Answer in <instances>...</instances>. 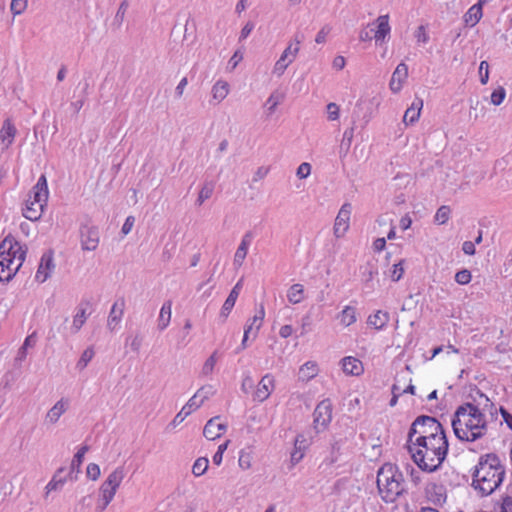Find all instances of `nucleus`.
I'll use <instances>...</instances> for the list:
<instances>
[{"instance_id": "obj_1", "label": "nucleus", "mask_w": 512, "mask_h": 512, "mask_svg": "<svg viewBox=\"0 0 512 512\" xmlns=\"http://www.w3.org/2000/svg\"><path fill=\"white\" fill-rule=\"evenodd\" d=\"M451 424L455 436L467 442L482 438L488 430L482 410L473 403H464L457 407Z\"/></svg>"}, {"instance_id": "obj_2", "label": "nucleus", "mask_w": 512, "mask_h": 512, "mask_svg": "<svg viewBox=\"0 0 512 512\" xmlns=\"http://www.w3.org/2000/svg\"><path fill=\"white\" fill-rule=\"evenodd\" d=\"M408 451L417 466L428 472L437 470L446 458L448 440L446 436L432 437L431 440L407 442Z\"/></svg>"}, {"instance_id": "obj_3", "label": "nucleus", "mask_w": 512, "mask_h": 512, "mask_svg": "<svg viewBox=\"0 0 512 512\" xmlns=\"http://www.w3.org/2000/svg\"><path fill=\"white\" fill-rule=\"evenodd\" d=\"M505 468L496 454L481 456L473 472L472 486L481 496L493 493L502 483Z\"/></svg>"}, {"instance_id": "obj_4", "label": "nucleus", "mask_w": 512, "mask_h": 512, "mask_svg": "<svg viewBox=\"0 0 512 512\" xmlns=\"http://www.w3.org/2000/svg\"><path fill=\"white\" fill-rule=\"evenodd\" d=\"M26 249L12 236H7L0 244V282L10 281L22 266Z\"/></svg>"}, {"instance_id": "obj_5", "label": "nucleus", "mask_w": 512, "mask_h": 512, "mask_svg": "<svg viewBox=\"0 0 512 512\" xmlns=\"http://www.w3.org/2000/svg\"><path fill=\"white\" fill-rule=\"evenodd\" d=\"M377 487L385 502H394L405 491L401 472L391 465H384L377 474Z\"/></svg>"}, {"instance_id": "obj_6", "label": "nucleus", "mask_w": 512, "mask_h": 512, "mask_svg": "<svg viewBox=\"0 0 512 512\" xmlns=\"http://www.w3.org/2000/svg\"><path fill=\"white\" fill-rule=\"evenodd\" d=\"M48 196L47 179L45 175H41L26 200L23 216L31 221L39 220L47 204Z\"/></svg>"}, {"instance_id": "obj_7", "label": "nucleus", "mask_w": 512, "mask_h": 512, "mask_svg": "<svg viewBox=\"0 0 512 512\" xmlns=\"http://www.w3.org/2000/svg\"><path fill=\"white\" fill-rule=\"evenodd\" d=\"M446 436L441 423L434 417L422 415L412 423L407 442L431 440L432 437Z\"/></svg>"}, {"instance_id": "obj_8", "label": "nucleus", "mask_w": 512, "mask_h": 512, "mask_svg": "<svg viewBox=\"0 0 512 512\" xmlns=\"http://www.w3.org/2000/svg\"><path fill=\"white\" fill-rule=\"evenodd\" d=\"M314 427L317 431L324 430L332 419V405L330 400L325 399L321 401L315 408L314 413Z\"/></svg>"}, {"instance_id": "obj_9", "label": "nucleus", "mask_w": 512, "mask_h": 512, "mask_svg": "<svg viewBox=\"0 0 512 512\" xmlns=\"http://www.w3.org/2000/svg\"><path fill=\"white\" fill-rule=\"evenodd\" d=\"M351 212L352 206L350 203H345L340 208L333 228V232L336 238L343 237L348 230Z\"/></svg>"}, {"instance_id": "obj_10", "label": "nucleus", "mask_w": 512, "mask_h": 512, "mask_svg": "<svg viewBox=\"0 0 512 512\" xmlns=\"http://www.w3.org/2000/svg\"><path fill=\"white\" fill-rule=\"evenodd\" d=\"M81 247L86 251H94L99 244V231L97 227L83 225L80 228Z\"/></svg>"}, {"instance_id": "obj_11", "label": "nucleus", "mask_w": 512, "mask_h": 512, "mask_svg": "<svg viewBox=\"0 0 512 512\" xmlns=\"http://www.w3.org/2000/svg\"><path fill=\"white\" fill-rule=\"evenodd\" d=\"M55 269L53 253L51 251L45 252L40 260L38 270L36 272V280L44 283L52 274Z\"/></svg>"}, {"instance_id": "obj_12", "label": "nucleus", "mask_w": 512, "mask_h": 512, "mask_svg": "<svg viewBox=\"0 0 512 512\" xmlns=\"http://www.w3.org/2000/svg\"><path fill=\"white\" fill-rule=\"evenodd\" d=\"M69 399L61 398L46 413L44 423L46 425H55L60 417L69 409Z\"/></svg>"}, {"instance_id": "obj_13", "label": "nucleus", "mask_w": 512, "mask_h": 512, "mask_svg": "<svg viewBox=\"0 0 512 512\" xmlns=\"http://www.w3.org/2000/svg\"><path fill=\"white\" fill-rule=\"evenodd\" d=\"M274 388V377L271 374H266L262 377L260 382L258 383L255 392H254V400L259 402H263L270 396L272 390Z\"/></svg>"}, {"instance_id": "obj_14", "label": "nucleus", "mask_w": 512, "mask_h": 512, "mask_svg": "<svg viewBox=\"0 0 512 512\" xmlns=\"http://www.w3.org/2000/svg\"><path fill=\"white\" fill-rule=\"evenodd\" d=\"M375 24L377 25V29L373 35L375 39L376 45H381L386 37L390 34L391 27L389 25V15H380L375 20Z\"/></svg>"}, {"instance_id": "obj_15", "label": "nucleus", "mask_w": 512, "mask_h": 512, "mask_svg": "<svg viewBox=\"0 0 512 512\" xmlns=\"http://www.w3.org/2000/svg\"><path fill=\"white\" fill-rule=\"evenodd\" d=\"M219 416H215L207 421L203 429V435L208 440H215L219 438L226 430L227 426L223 423H217Z\"/></svg>"}, {"instance_id": "obj_16", "label": "nucleus", "mask_w": 512, "mask_h": 512, "mask_svg": "<svg viewBox=\"0 0 512 512\" xmlns=\"http://www.w3.org/2000/svg\"><path fill=\"white\" fill-rule=\"evenodd\" d=\"M125 308V300L123 298L117 300L111 307L108 320L107 327L109 330L113 331L116 326L121 321Z\"/></svg>"}, {"instance_id": "obj_17", "label": "nucleus", "mask_w": 512, "mask_h": 512, "mask_svg": "<svg viewBox=\"0 0 512 512\" xmlns=\"http://www.w3.org/2000/svg\"><path fill=\"white\" fill-rule=\"evenodd\" d=\"M252 237H253V234L251 231H248L244 234V236L242 237V240L235 252V255H234V265L236 267H241L246 256H247V252H248V248L251 244V241H252Z\"/></svg>"}, {"instance_id": "obj_18", "label": "nucleus", "mask_w": 512, "mask_h": 512, "mask_svg": "<svg viewBox=\"0 0 512 512\" xmlns=\"http://www.w3.org/2000/svg\"><path fill=\"white\" fill-rule=\"evenodd\" d=\"M408 77V67L405 63H400L393 75H392V78L390 80V89L397 93L401 90L402 88V84L403 82L405 81V79Z\"/></svg>"}, {"instance_id": "obj_19", "label": "nucleus", "mask_w": 512, "mask_h": 512, "mask_svg": "<svg viewBox=\"0 0 512 512\" xmlns=\"http://www.w3.org/2000/svg\"><path fill=\"white\" fill-rule=\"evenodd\" d=\"M342 369L347 375L353 376H359L364 371L362 362L351 356L342 359Z\"/></svg>"}, {"instance_id": "obj_20", "label": "nucleus", "mask_w": 512, "mask_h": 512, "mask_svg": "<svg viewBox=\"0 0 512 512\" xmlns=\"http://www.w3.org/2000/svg\"><path fill=\"white\" fill-rule=\"evenodd\" d=\"M241 288L242 280L236 283V285L233 287L230 294L228 295L227 299L225 300L220 313L222 317L226 318L229 315L230 311L233 309Z\"/></svg>"}, {"instance_id": "obj_21", "label": "nucleus", "mask_w": 512, "mask_h": 512, "mask_svg": "<svg viewBox=\"0 0 512 512\" xmlns=\"http://www.w3.org/2000/svg\"><path fill=\"white\" fill-rule=\"evenodd\" d=\"M485 3L484 0H479V2L472 7L464 15V21L467 25L473 27L475 26L482 17V6Z\"/></svg>"}, {"instance_id": "obj_22", "label": "nucleus", "mask_w": 512, "mask_h": 512, "mask_svg": "<svg viewBox=\"0 0 512 512\" xmlns=\"http://www.w3.org/2000/svg\"><path fill=\"white\" fill-rule=\"evenodd\" d=\"M16 132L17 130L11 120L6 119L0 130V139L5 143L6 148H8L13 143Z\"/></svg>"}, {"instance_id": "obj_23", "label": "nucleus", "mask_w": 512, "mask_h": 512, "mask_svg": "<svg viewBox=\"0 0 512 512\" xmlns=\"http://www.w3.org/2000/svg\"><path fill=\"white\" fill-rule=\"evenodd\" d=\"M423 107V101L418 99L416 102H413L412 105L405 111L403 121L406 124H413L416 122L420 116V111Z\"/></svg>"}, {"instance_id": "obj_24", "label": "nucleus", "mask_w": 512, "mask_h": 512, "mask_svg": "<svg viewBox=\"0 0 512 512\" xmlns=\"http://www.w3.org/2000/svg\"><path fill=\"white\" fill-rule=\"evenodd\" d=\"M305 298L304 286L300 283L293 284L287 291V299L291 304H299Z\"/></svg>"}, {"instance_id": "obj_25", "label": "nucleus", "mask_w": 512, "mask_h": 512, "mask_svg": "<svg viewBox=\"0 0 512 512\" xmlns=\"http://www.w3.org/2000/svg\"><path fill=\"white\" fill-rule=\"evenodd\" d=\"M171 308V301H166L160 309V314L158 317V329L160 331L165 330L171 321Z\"/></svg>"}, {"instance_id": "obj_26", "label": "nucleus", "mask_w": 512, "mask_h": 512, "mask_svg": "<svg viewBox=\"0 0 512 512\" xmlns=\"http://www.w3.org/2000/svg\"><path fill=\"white\" fill-rule=\"evenodd\" d=\"M389 321L388 312L382 310L376 311L373 315L368 317V325L374 327L377 330L382 329Z\"/></svg>"}, {"instance_id": "obj_27", "label": "nucleus", "mask_w": 512, "mask_h": 512, "mask_svg": "<svg viewBox=\"0 0 512 512\" xmlns=\"http://www.w3.org/2000/svg\"><path fill=\"white\" fill-rule=\"evenodd\" d=\"M125 477V469L123 466L116 467L107 477V485H111V490H115L119 488Z\"/></svg>"}, {"instance_id": "obj_28", "label": "nucleus", "mask_w": 512, "mask_h": 512, "mask_svg": "<svg viewBox=\"0 0 512 512\" xmlns=\"http://www.w3.org/2000/svg\"><path fill=\"white\" fill-rule=\"evenodd\" d=\"M318 373L317 364L312 361L306 362L299 369V379L302 381H309L314 378Z\"/></svg>"}, {"instance_id": "obj_29", "label": "nucleus", "mask_w": 512, "mask_h": 512, "mask_svg": "<svg viewBox=\"0 0 512 512\" xmlns=\"http://www.w3.org/2000/svg\"><path fill=\"white\" fill-rule=\"evenodd\" d=\"M229 93V85L225 81H217L212 87V95L215 100L221 102Z\"/></svg>"}, {"instance_id": "obj_30", "label": "nucleus", "mask_w": 512, "mask_h": 512, "mask_svg": "<svg viewBox=\"0 0 512 512\" xmlns=\"http://www.w3.org/2000/svg\"><path fill=\"white\" fill-rule=\"evenodd\" d=\"M284 98H285L284 93H281L278 91H274L271 93V95L268 97V99L266 100V103H265V106H267L269 115H272L275 112L277 106L282 103Z\"/></svg>"}, {"instance_id": "obj_31", "label": "nucleus", "mask_w": 512, "mask_h": 512, "mask_svg": "<svg viewBox=\"0 0 512 512\" xmlns=\"http://www.w3.org/2000/svg\"><path fill=\"white\" fill-rule=\"evenodd\" d=\"M339 317L343 325L350 326L356 321V309L352 306H346Z\"/></svg>"}, {"instance_id": "obj_32", "label": "nucleus", "mask_w": 512, "mask_h": 512, "mask_svg": "<svg viewBox=\"0 0 512 512\" xmlns=\"http://www.w3.org/2000/svg\"><path fill=\"white\" fill-rule=\"evenodd\" d=\"M87 319L86 310L84 308L79 309L77 314L73 317V323L71 327V332L76 334L85 324Z\"/></svg>"}, {"instance_id": "obj_33", "label": "nucleus", "mask_w": 512, "mask_h": 512, "mask_svg": "<svg viewBox=\"0 0 512 512\" xmlns=\"http://www.w3.org/2000/svg\"><path fill=\"white\" fill-rule=\"evenodd\" d=\"M209 461L206 457L196 459L192 466V473L194 476L199 477L205 474L208 469Z\"/></svg>"}, {"instance_id": "obj_34", "label": "nucleus", "mask_w": 512, "mask_h": 512, "mask_svg": "<svg viewBox=\"0 0 512 512\" xmlns=\"http://www.w3.org/2000/svg\"><path fill=\"white\" fill-rule=\"evenodd\" d=\"M293 61L288 59L286 57V54H281L280 58L276 61L274 68H273V74L277 75L278 77L282 76L287 69V67L292 63Z\"/></svg>"}, {"instance_id": "obj_35", "label": "nucleus", "mask_w": 512, "mask_h": 512, "mask_svg": "<svg viewBox=\"0 0 512 512\" xmlns=\"http://www.w3.org/2000/svg\"><path fill=\"white\" fill-rule=\"evenodd\" d=\"M94 357V350L92 347H88L87 349H85L79 359V361L77 362L76 364V367L82 371L86 368V366L88 365V363L92 360V358Z\"/></svg>"}, {"instance_id": "obj_36", "label": "nucleus", "mask_w": 512, "mask_h": 512, "mask_svg": "<svg viewBox=\"0 0 512 512\" xmlns=\"http://www.w3.org/2000/svg\"><path fill=\"white\" fill-rule=\"evenodd\" d=\"M116 494L115 490H111V485H107L105 480L100 487V500H105V504H110Z\"/></svg>"}, {"instance_id": "obj_37", "label": "nucleus", "mask_w": 512, "mask_h": 512, "mask_svg": "<svg viewBox=\"0 0 512 512\" xmlns=\"http://www.w3.org/2000/svg\"><path fill=\"white\" fill-rule=\"evenodd\" d=\"M450 212L451 210L449 206L443 205L439 207L435 214V222H437L440 225L445 224L450 217Z\"/></svg>"}, {"instance_id": "obj_38", "label": "nucleus", "mask_w": 512, "mask_h": 512, "mask_svg": "<svg viewBox=\"0 0 512 512\" xmlns=\"http://www.w3.org/2000/svg\"><path fill=\"white\" fill-rule=\"evenodd\" d=\"M215 393L213 387L211 385L202 386L198 391L194 394L199 401H202V404L208 400Z\"/></svg>"}, {"instance_id": "obj_39", "label": "nucleus", "mask_w": 512, "mask_h": 512, "mask_svg": "<svg viewBox=\"0 0 512 512\" xmlns=\"http://www.w3.org/2000/svg\"><path fill=\"white\" fill-rule=\"evenodd\" d=\"M354 131H355V121H353L352 126L350 128H348L347 130H345V132L343 134V140H342L341 147L345 146L346 152L349 150V148L351 146V143H352V140L354 137Z\"/></svg>"}, {"instance_id": "obj_40", "label": "nucleus", "mask_w": 512, "mask_h": 512, "mask_svg": "<svg viewBox=\"0 0 512 512\" xmlns=\"http://www.w3.org/2000/svg\"><path fill=\"white\" fill-rule=\"evenodd\" d=\"M506 91L502 86H499L491 94V103L495 106L500 105L505 99Z\"/></svg>"}, {"instance_id": "obj_41", "label": "nucleus", "mask_w": 512, "mask_h": 512, "mask_svg": "<svg viewBox=\"0 0 512 512\" xmlns=\"http://www.w3.org/2000/svg\"><path fill=\"white\" fill-rule=\"evenodd\" d=\"M28 0H12L10 9L14 15L22 14L27 8Z\"/></svg>"}, {"instance_id": "obj_42", "label": "nucleus", "mask_w": 512, "mask_h": 512, "mask_svg": "<svg viewBox=\"0 0 512 512\" xmlns=\"http://www.w3.org/2000/svg\"><path fill=\"white\" fill-rule=\"evenodd\" d=\"M213 193V186L210 184H205L199 192L197 198V204L202 205L203 202L211 197Z\"/></svg>"}, {"instance_id": "obj_43", "label": "nucleus", "mask_w": 512, "mask_h": 512, "mask_svg": "<svg viewBox=\"0 0 512 512\" xmlns=\"http://www.w3.org/2000/svg\"><path fill=\"white\" fill-rule=\"evenodd\" d=\"M471 272L467 269L458 271L455 275V281L460 285H466L471 281Z\"/></svg>"}, {"instance_id": "obj_44", "label": "nucleus", "mask_w": 512, "mask_h": 512, "mask_svg": "<svg viewBox=\"0 0 512 512\" xmlns=\"http://www.w3.org/2000/svg\"><path fill=\"white\" fill-rule=\"evenodd\" d=\"M414 37L416 38L417 43L426 44L429 41V35L426 32V28L423 25H420L414 32Z\"/></svg>"}, {"instance_id": "obj_45", "label": "nucleus", "mask_w": 512, "mask_h": 512, "mask_svg": "<svg viewBox=\"0 0 512 512\" xmlns=\"http://www.w3.org/2000/svg\"><path fill=\"white\" fill-rule=\"evenodd\" d=\"M252 457L250 453L242 450L239 455L238 464L243 470H247L251 467Z\"/></svg>"}, {"instance_id": "obj_46", "label": "nucleus", "mask_w": 512, "mask_h": 512, "mask_svg": "<svg viewBox=\"0 0 512 512\" xmlns=\"http://www.w3.org/2000/svg\"><path fill=\"white\" fill-rule=\"evenodd\" d=\"M64 482L65 481L63 479H57V475H55L46 486V496H48L52 491L61 489L64 485Z\"/></svg>"}, {"instance_id": "obj_47", "label": "nucleus", "mask_w": 512, "mask_h": 512, "mask_svg": "<svg viewBox=\"0 0 512 512\" xmlns=\"http://www.w3.org/2000/svg\"><path fill=\"white\" fill-rule=\"evenodd\" d=\"M479 75L481 84L485 85L489 79V64L485 60L479 65Z\"/></svg>"}, {"instance_id": "obj_48", "label": "nucleus", "mask_w": 512, "mask_h": 512, "mask_svg": "<svg viewBox=\"0 0 512 512\" xmlns=\"http://www.w3.org/2000/svg\"><path fill=\"white\" fill-rule=\"evenodd\" d=\"M404 273L403 260L393 265L390 277L393 281H399Z\"/></svg>"}, {"instance_id": "obj_49", "label": "nucleus", "mask_w": 512, "mask_h": 512, "mask_svg": "<svg viewBox=\"0 0 512 512\" xmlns=\"http://www.w3.org/2000/svg\"><path fill=\"white\" fill-rule=\"evenodd\" d=\"M216 352H214L204 363L202 368V373L204 375H209L212 373L214 366L216 364Z\"/></svg>"}, {"instance_id": "obj_50", "label": "nucleus", "mask_w": 512, "mask_h": 512, "mask_svg": "<svg viewBox=\"0 0 512 512\" xmlns=\"http://www.w3.org/2000/svg\"><path fill=\"white\" fill-rule=\"evenodd\" d=\"M89 450V447L88 446H82L78 451L77 453L74 455V458L72 460V464L71 466L72 467H79L82 462H83V458H84V455L85 453Z\"/></svg>"}, {"instance_id": "obj_51", "label": "nucleus", "mask_w": 512, "mask_h": 512, "mask_svg": "<svg viewBox=\"0 0 512 512\" xmlns=\"http://www.w3.org/2000/svg\"><path fill=\"white\" fill-rule=\"evenodd\" d=\"M87 476L92 479L93 481L97 480L99 477H100V467L99 465L95 464V463H90L88 466H87Z\"/></svg>"}, {"instance_id": "obj_52", "label": "nucleus", "mask_w": 512, "mask_h": 512, "mask_svg": "<svg viewBox=\"0 0 512 512\" xmlns=\"http://www.w3.org/2000/svg\"><path fill=\"white\" fill-rule=\"evenodd\" d=\"M331 27L329 25H324L315 37V42L317 44H323L326 42V37L330 33Z\"/></svg>"}, {"instance_id": "obj_53", "label": "nucleus", "mask_w": 512, "mask_h": 512, "mask_svg": "<svg viewBox=\"0 0 512 512\" xmlns=\"http://www.w3.org/2000/svg\"><path fill=\"white\" fill-rule=\"evenodd\" d=\"M310 173H311V165L307 162H304V163L300 164L299 167L297 168L296 175L300 179H305L310 175Z\"/></svg>"}, {"instance_id": "obj_54", "label": "nucleus", "mask_w": 512, "mask_h": 512, "mask_svg": "<svg viewBox=\"0 0 512 512\" xmlns=\"http://www.w3.org/2000/svg\"><path fill=\"white\" fill-rule=\"evenodd\" d=\"M254 388V380L250 375H245L242 380L241 390L248 394Z\"/></svg>"}, {"instance_id": "obj_55", "label": "nucleus", "mask_w": 512, "mask_h": 512, "mask_svg": "<svg viewBox=\"0 0 512 512\" xmlns=\"http://www.w3.org/2000/svg\"><path fill=\"white\" fill-rule=\"evenodd\" d=\"M328 119L331 121L339 118V106L336 103H329L327 105Z\"/></svg>"}, {"instance_id": "obj_56", "label": "nucleus", "mask_w": 512, "mask_h": 512, "mask_svg": "<svg viewBox=\"0 0 512 512\" xmlns=\"http://www.w3.org/2000/svg\"><path fill=\"white\" fill-rule=\"evenodd\" d=\"M300 48L295 46L292 42L286 47L282 54H286V57L294 61L297 57Z\"/></svg>"}, {"instance_id": "obj_57", "label": "nucleus", "mask_w": 512, "mask_h": 512, "mask_svg": "<svg viewBox=\"0 0 512 512\" xmlns=\"http://www.w3.org/2000/svg\"><path fill=\"white\" fill-rule=\"evenodd\" d=\"M202 405V401H199V399L195 395H193L184 406L188 411L192 413Z\"/></svg>"}, {"instance_id": "obj_58", "label": "nucleus", "mask_w": 512, "mask_h": 512, "mask_svg": "<svg viewBox=\"0 0 512 512\" xmlns=\"http://www.w3.org/2000/svg\"><path fill=\"white\" fill-rule=\"evenodd\" d=\"M265 316V311L263 305L260 306V309L258 313L253 317V323H257L256 325V333L259 331V329L262 326V322Z\"/></svg>"}, {"instance_id": "obj_59", "label": "nucleus", "mask_w": 512, "mask_h": 512, "mask_svg": "<svg viewBox=\"0 0 512 512\" xmlns=\"http://www.w3.org/2000/svg\"><path fill=\"white\" fill-rule=\"evenodd\" d=\"M134 223H135V218L133 216H128L122 226V229H121L122 233L124 235L129 234L130 231L132 230Z\"/></svg>"}, {"instance_id": "obj_60", "label": "nucleus", "mask_w": 512, "mask_h": 512, "mask_svg": "<svg viewBox=\"0 0 512 512\" xmlns=\"http://www.w3.org/2000/svg\"><path fill=\"white\" fill-rule=\"evenodd\" d=\"M242 59L243 55L239 51H236L228 62L230 69L234 70Z\"/></svg>"}, {"instance_id": "obj_61", "label": "nucleus", "mask_w": 512, "mask_h": 512, "mask_svg": "<svg viewBox=\"0 0 512 512\" xmlns=\"http://www.w3.org/2000/svg\"><path fill=\"white\" fill-rule=\"evenodd\" d=\"M253 29H254V24L250 21L247 22L240 32L239 39L243 40V39L247 38Z\"/></svg>"}, {"instance_id": "obj_62", "label": "nucleus", "mask_w": 512, "mask_h": 512, "mask_svg": "<svg viewBox=\"0 0 512 512\" xmlns=\"http://www.w3.org/2000/svg\"><path fill=\"white\" fill-rule=\"evenodd\" d=\"M462 250L467 255L475 254V244L471 241H465L462 246Z\"/></svg>"}, {"instance_id": "obj_63", "label": "nucleus", "mask_w": 512, "mask_h": 512, "mask_svg": "<svg viewBox=\"0 0 512 512\" xmlns=\"http://www.w3.org/2000/svg\"><path fill=\"white\" fill-rule=\"evenodd\" d=\"M500 413L507 426L512 430V415L503 407L500 408Z\"/></svg>"}, {"instance_id": "obj_64", "label": "nucleus", "mask_w": 512, "mask_h": 512, "mask_svg": "<svg viewBox=\"0 0 512 512\" xmlns=\"http://www.w3.org/2000/svg\"><path fill=\"white\" fill-rule=\"evenodd\" d=\"M501 512H512V497H505L501 505Z\"/></svg>"}]
</instances>
